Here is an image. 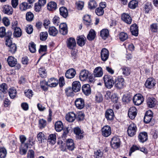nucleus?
<instances>
[{
	"mask_svg": "<svg viewBox=\"0 0 158 158\" xmlns=\"http://www.w3.org/2000/svg\"><path fill=\"white\" fill-rule=\"evenodd\" d=\"M131 31L132 34L135 36H137L138 33V27L136 24L131 25L130 27Z\"/></svg>",
	"mask_w": 158,
	"mask_h": 158,
	"instance_id": "c85d7f7f",
	"label": "nucleus"
},
{
	"mask_svg": "<svg viewBox=\"0 0 158 158\" xmlns=\"http://www.w3.org/2000/svg\"><path fill=\"white\" fill-rule=\"evenodd\" d=\"M124 81L123 78L121 77H118L114 81V86L117 89H121L124 86Z\"/></svg>",
	"mask_w": 158,
	"mask_h": 158,
	"instance_id": "7ed1b4c3",
	"label": "nucleus"
},
{
	"mask_svg": "<svg viewBox=\"0 0 158 158\" xmlns=\"http://www.w3.org/2000/svg\"><path fill=\"white\" fill-rule=\"evenodd\" d=\"M95 36L96 33L95 31L93 29H91L87 36V38L89 40L91 41L95 39Z\"/></svg>",
	"mask_w": 158,
	"mask_h": 158,
	"instance_id": "e433bc0d",
	"label": "nucleus"
},
{
	"mask_svg": "<svg viewBox=\"0 0 158 158\" xmlns=\"http://www.w3.org/2000/svg\"><path fill=\"white\" fill-rule=\"evenodd\" d=\"M56 136L55 134L50 135L48 137V142L52 144H54L56 142Z\"/></svg>",
	"mask_w": 158,
	"mask_h": 158,
	"instance_id": "58836bf2",
	"label": "nucleus"
},
{
	"mask_svg": "<svg viewBox=\"0 0 158 158\" xmlns=\"http://www.w3.org/2000/svg\"><path fill=\"white\" fill-rule=\"evenodd\" d=\"M7 86L5 83H2L0 85V90L3 93L5 94L7 92Z\"/></svg>",
	"mask_w": 158,
	"mask_h": 158,
	"instance_id": "603ef678",
	"label": "nucleus"
},
{
	"mask_svg": "<svg viewBox=\"0 0 158 158\" xmlns=\"http://www.w3.org/2000/svg\"><path fill=\"white\" fill-rule=\"evenodd\" d=\"M7 60L9 65L12 67L15 66L17 62V59L12 56H9Z\"/></svg>",
	"mask_w": 158,
	"mask_h": 158,
	"instance_id": "a878e982",
	"label": "nucleus"
},
{
	"mask_svg": "<svg viewBox=\"0 0 158 158\" xmlns=\"http://www.w3.org/2000/svg\"><path fill=\"white\" fill-rule=\"evenodd\" d=\"M152 9V6L149 3H147L144 6V10L145 13H148L150 10Z\"/></svg>",
	"mask_w": 158,
	"mask_h": 158,
	"instance_id": "6e6d98bb",
	"label": "nucleus"
},
{
	"mask_svg": "<svg viewBox=\"0 0 158 158\" xmlns=\"http://www.w3.org/2000/svg\"><path fill=\"white\" fill-rule=\"evenodd\" d=\"M65 94L67 96H73L74 95L73 89L70 87L67 88L65 90Z\"/></svg>",
	"mask_w": 158,
	"mask_h": 158,
	"instance_id": "49530a36",
	"label": "nucleus"
},
{
	"mask_svg": "<svg viewBox=\"0 0 158 158\" xmlns=\"http://www.w3.org/2000/svg\"><path fill=\"white\" fill-rule=\"evenodd\" d=\"M76 72L73 69H71L68 70L66 72L65 76L67 78L71 79L74 77Z\"/></svg>",
	"mask_w": 158,
	"mask_h": 158,
	"instance_id": "4be33fe9",
	"label": "nucleus"
},
{
	"mask_svg": "<svg viewBox=\"0 0 158 158\" xmlns=\"http://www.w3.org/2000/svg\"><path fill=\"white\" fill-rule=\"evenodd\" d=\"M25 96L29 98H31L33 95V92L32 90L28 89L27 91H25Z\"/></svg>",
	"mask_w": 158,
	"mask_h": 158,
	"instance_id": "338daca9",
	"label": "nucleus"
},
{
	"mask_svg": "<svg viewBox=\"0 0 158 158\" xmlns=\"http://www.w3.org/2000/svg\"><path fill=\"white\" fill-rule=\"evenodd\" d=\"M103 155V152L100 150H98L94 152V158H101Z\"/></svg>",
	"mask_w": 158,
	"mask_h": 158,
	"instance_id": "864d4df0",
	"label": "nucleus"
},
{
	"mask_svg": "<svg viewBox=\"0 0 158 158\" xmlns=\"http://www.w3.org/2000/svg\"><path fill=\"white\" fill-rule=\"evenodd\" d=\"M14 30V36L16 37H19L22 35V31L19 27L15 28Z\"/></svg>",
	"mask_w": 158,
	"mask_h": 158,
	"instance_id": "c03bdc74",
	"label": "nucleus"
},
{
	"mask_svg": "<svg viewBox=\"0 0 158 158\" xmlns=\"http://www.w3.org/2000/svg\"><path fill=\"white\" fill-rule=\"evenodd\" d=\"M119 38L121 41H124L128 38V35L126 33L121 32L119 35Z\"/></svg>",
	"mask_w": 158,
	"mask_h": 158,
	"instance_id": "09e8293b",
	"label": "nucleus"
},
{
	"mask_svg": "<svg viewBox=\"0 0 158 158\" xmlns=\"http://www.w3.org/2000/svg\"><path fill=\"white\" fill-rule=\"evenodd\" d=\"M7 154L6 149L4 148H0V157L4 158Z\"/></svg>",
	"mask_w": 158,
	"mask_h": 158,
	"instance_id": "4d7b16f0",
	"label": "nucleus"
},
{
	"mask_svg": "<svg viewBox=\"0 0 158 158\" xmlns=\"http://www.w3.org/2000/svg\"><path fill=\"white\" fill-rule=\"evenodd\" d=\"M83 20L84 24L87 27L89 26L92 24L90 16L89 15H85L84 16Z\"/></svg>",
	"mask_w": 158,
	"mask_h": 158,
	"instance_id": "cd10ccee",
	"label": "nucleus"
},
{
	"mask_svg": "<svg viewBox=\"0 0 158 158\" xmlns=\"http://www.w3.org/2000/svg\"><path fill=\"white\" fill-rule=\"evenodd\" d=\"M9 95L11 98H14L16 97L17 94V91L14 88H10L8 90Z\"/></svg>",
	"mask_w": 158,
	"mask_h": 158,
	"instance_id": "ea45409f",
	"label": "nucleus"
},
{
	"mask_svg": "<svg viewBox=\"0 0 158 158\" xmlns=\"http://www.w3.org/2000/svg\"><path fill=\"white\" fill-rule=\"evenodd\" d=\"M103 79L106 88L110 89L113 87L114 81L111 76L107 75H105L103 77Z\"/></svg>",
	"mask_w": 158,
	"mask_h": 158,
	"instance_id": "f257e3e1",
	"label": "nucleus"
},
{
	"mask_svg": "<svg viewBox=\"0 0 158 158\" xmlns=\"http://www.w3.org/2000/svg\"><path fill=\"white\" fill-rule=\"evenodd\" d=\"M26 16L27 20L30 22L33 20L34 15L33 13L30 11H29L26 13Z\"/></svg>",
	"mask_w": 158,
	"mask_h": 158,
	"instance_id": "3c124183",
	"label": "nucleus"
},
{
	"mask_svg": "<svg viewBox=\"0 0 158 158\" xmlns=\"http://www.w3.org/2000/svg\"><path fill=\"white\" fill-rule=\"evenodd\" d=\"M147 103L148 107L152 108L155 106L156 101L153 98H148L147 100Z\"/></svg>",
	"mask_w": 158,
	"mask_h": 158,
	"instance_id": "a211bd4d",
	"label": "nucleus"
},
{
	"mask_svg": "<svg viewBox=\"0 0 158 158\" xmlns=\"http://www.w3.org/2000/svg\"><path fill=\"white\" fill-rule=\"evenodd\" d=\"M60 15L64 18H66L68 15V10L65 7H62L60 8Z\"/></svg>",
	"mask_w": 158,
	"mask_h": 158,
	"instance_id": "2f4dec72",
	"label": "nucleus"
},
{
	"mask_svg": "<svg viewBox=\"0 0 158 158\" xmlns=\"http://www.w3.org/2000/svg\"><path fill=\"white\" fill-rule=\"evenodd\" d=\"M137 114V109L135 107H130L128 112V116L131 119H134Z\"/></svg>",
	"mask_w": 158,
	"mask_h": 158,
	"instance_id": "9b49d317",
	"label": "nucleus"
},
{
	"mask_svg": "<svg viewBox=\"0 0 158 158\" xmlns=\"http://www.w3.org/2000/svg\"><path fill=\"white\" fill-rule=\"evenodd\" d=\"M102 135L105 137H108L111 133V129L109 126H104L102 129Z\"/></svg>",
	"mask_w": 158,
	"mask_h": 158,
	"instance_id": "f8f14e48",
	"label": "nucleus"
},
{
	"mask_svg": "<svg viewBox=\"0 0 158 158\" xmlns=\"http://www.w3.org/2000/svg\"><path fill=\"white\" fill-rule=\"evenodd\" d=\"M83 93L86 96H88L91 93V89L90 85L88 84L84 85L82 87Z\"/></svg>",
	"mask_w": 158,
	"mask_h": 158,
	"instance_id": "dca6fc26",
	"label": "nucleus"
},
{
	"mask_svg": "<svg viewBox=\"0 0 158 158\" xmlns=\"http://www.w3.org/2000/svg\"><path fill=\"white\" fill-rule=\"evenodd\" d=\"M31 140L30 139L28 142H27L24 144H22L21 147L20 148L19 151L20 154L21 155H25L27 153V149L29 148V145H31Z\"/></svg>",
	"mask_w": 158,
	"mask_h": 158,
	"instance_id": "6e6552de",
	"label": "nucleus"
},
{
	"mask_svg": "<svg viewBox=\"0 0 158 158\" xmlns=\"http://www.w3.org/2000/svg\"><path fill=\"white\" fill-rule=\"evenodd\" d=\"M94 75L96 77H102L103 74V72L102 68L100 67H96L94 71Z\"/></svg>",
	"mask_w": 158,
	"mask_h": 158,
	"instance_id": "393cba45",
	"label": "nucleus"
},
{
	"mask_svg": "<svg viewBox=\"0 0 158 158\" xmlns=\"http://www.w3.org/2000/svg\"><path fill=\"white\" fill-rule=\"evenodd\" d=\"M75 4L78 10H81L84 7V2L83 1H78L76 2Z\"/></svg>",
	"mask_w": 158,
	"mask_h": 158,
	"instance_id": "13d9d810",
	"label": "nucleus"
},
{
	"mask_svg": "<svg viewBox=\"0 0 158 158\" xmlns=\"http://www.w3.org/2000/svg\"><path fill=\"white\" fill-rule=\"evenodd\" d=\"M39 73L40 76L42 78L46 77L47 74L45 72V69L43 68H40L39 69Z\"/></svg>",
	"mask_w": 158,
	"mask_h": 158,
	"instance_id": "5fc2aeb1",
	"label": "nucleus"
},
{
	"mask_svg": "<svg viewBox=\"0 0 158 158\" xmlns=\"http://www.w3.org/2000/svg\"><path fill=\"white\" fill-rule=\"evenodd\" d=\"M48 31L49 35L53 36H56L58 33V30L53 26L49 27Z\"/></svg>",
	"mask_w": 158,
	"mask_h": 158,
	"instance_id": "c756f323",
	"label": "nucleus"
},
{
	"mask_svg": "<svg viewBox=\"0 0 158 158\" xmlns=\"http://www.w3.org/2000/svg\"><path fill=\"white\" fill-rule=\"evenodd\" d=\"M67 46L69 48L73 49L75 47L76 42L75 39L72 37L68 39L67 41Z\"/></svg>",
	"mask_w": 158,
	"mask_h": 158,
	"instance_id": "9d476101",
	"label": "nucleus"
},
{
	"mask_svg": "<svg viewBox=\"0 0 158 158\" xmlns=\"http://www.w3.org/2000/svg\"><path fill=\"white\" fill-rule=\"evenodd\" d=\"M153 113L151 110L147 111L144 118V121L145 123H148L151 120L152 118Z\"/></svg>",
	"mask_w": 158,
	"mask_h": 158,
	"instance_id": "ddd939ff",
	"label": "nucleus"
},
{
	"mask_svg": "<svg viewBox=\"0 0 158 158\" xmlns=\"http://www.w3.org/2000/svg\"><path fill=\"white\" fill-rule=\"evenodd\" d=\"M137 130L136 125L134 123L130 124L128 127L127 133L129 136L132 137L135 135Z\"/></svg>",
	"mask_w": 158,
	"mask_h": 158,
	"instance_id": "20e7f679",
	"label": "nucleus"
},
{
	"mask_svg": "<svg viewBox=\"0 0 158 158\" xmlns=\"http://www.w3.org/2000/svg\"><path fill=\"white\" fill-rule=\"evenodd\" d=\"M121 19L127 24H130L131 23L132 19L128 14L125 13L121 15Z\"/></svg>",
	"mask_w": 158,
	"mask_h": 158,
	"instance_id": "f3484780",
	"label": "nucleus"
},
{
	"mask_svg": "<svg viewBox=\"0 0 158 158\" xmlns=\"http://www.w3.org/2000/svg\"><path fill=\"white\" fill-rule=\"evenodd\" d=\"M30 6L27 2H23L19 5V9L22 11H25L30 8Z\"/></svg>",
	"mask_w": 158,
	"mask_h": 158,
	"instance_id": "a19ab883",
	"label": "nucleus"
},
{
	"mask_svg": "<svg viewBox=\"0 0 158 158\" xmlns=\"http://www.w3.org/2000/svg\"><path fill=\"white\" fill-rule=\"evenodd\" d=\"M128 6L130 9H134L138 6V2L136 0H132L129 3Z\"/></svg>",
	"mask_w": 158,
	"mask_h": 158,
	"instance_id": "37998d69",
	"label": "nucleus"
},
{
	"mask_svg": "<svg viewBox=\"0 0 158 158\" xmlns=\"http://www.w3.org/2000/svg\"><path fill=\"white\" fill-rule=\"evenodd\" d=\"M35 44L33 42H31L29 44V48L30 51L32 53H35V52L36 47Z\"/></svg>",
	"mask_w": 158,
	"mask_h": 158,
	"instance_id": "8fccbe9b",
	"label": "nucleus"
},
{
	"mask_svg": "<svg viewBox=\"0 0 158 158\" xmlns=\"http://www.w3.org/2000/svg\"><path fill=\"white\" fill-rule=\"evenodd\" d=\"M144 100V99L143 96L139 94H135L133 98L134 103L137 106H139L142 104Z\"/></svg>",
	"mask_w": 158,
	"mask_h": 158,
	"instance_id": "f03ea898",
	"label": "nucleus"
},
{
	"mask_svg": "<svg viewBox=\"0 0 158 158\" xmlns=\"http://www.w3.org/2000/svg\"><path fill=\"white\" fill-rule=\"evenodd\" d=\"M48 36V33L47 32H42L40 34V39L42 41L45 40Z\"/></svg>",
	"mask_w": 158,
	"mask_h": 158,
	"instance_id": "052dcab7",
	"label": "nucleus"
},
{
	"mask_svg": "<svg viewBox=\"0 0 158 158\" xmlns=\"http://www.w3.org/2000/svg\"><path fill=\"white\" fill-rule=\"evenodd\" d=\"M6 29L4 27H0V37L2 38L4 37L6 35Z\"/></svg>",
	"mask_w": 158,
	"mask_h": 158,
	"instance_id": "69168bd1",
	"label": "nucleus"
},
{
	"mask_svg": "<svg viewBox=\"0 0 158 158\" xmlns=\"http://www.w3.org/2000/svg\"><path fill=\"white\" fill-rule=\"evenodd\" d=\"M67 148L69 150L72 151L74 148V145L73 140L72 139H68L66 142Z\"/></svg>",
	"mask_w": 158,
	"mask_h": 158,
	"instance_id": "72a5a7b5",
	"label": "nucleus"
},
{
	"mask_svg": "<svg viewBox=\"0 0 158 158\" xmlns=\"http://www.w3.org/2000/svg\"><path fill=\"white\" fill-rule=\"evenodd\" d=\"M60 32L63 35H65L67 33L68 29L66 24L65 23H61L59 26Z\"/></svg>",
	"mask_w": 158,
	"mask_h": 158,
	"instance_id": "b1692460",
	"label": "nucleus"
},
{
	"mask_svg": "<svg viewBox=\"0 0 158 158\" xmlns=\"http://www.w3.org/2000/svg\"><path fill=\"white\" fill-rule=\"evenodd\" d=\"M75 104L76 107L79 109H81L85 106L84 100L81 98H77L75 101Z\"/></svg>",
	"mask_w": 158,
	"mask_h": 158,
	"instance_id": "0eeeda50",
	"label": "nucleus"
},
{
	"mask_svg": "<svg viewBox=\"0 0 158 158\" xmlns=\"http://www.w3.org/2000/svg\"><path fill=\"white\" fill-rule=\"evenodd\" d=\"M95 13L98 15L100 16L103 14L104 10L102 8L99 7L95 10Z\"/></svg>",
	"mask_w": 158,
	"mask_h": 158,
	"instance_id": "0e129e2a",
	"label": "nucleus"
},
{
	"mask_svg": "<svg viewBox=\"0 0 158 158\" xmlns=\"http://www.w3.org/2000/svg\"><path fill=\"white\" fill-rule=\"evenodd\" d=\"M91 75L90 73L87 70H83L81 71L79 77L82 81L86 80Z\"/></svg>",
	"mask_w": 158,
	"mask_h": 158,
	"instance_id": "39448f33",
	"label": "nucleus"
},
{
	"mask_svg": "<svg viewBox=\"0 0 158 158\" xmlns=\"http://www.w3.org/2000/svg\"><path fill=\"white\" fill-rule=\"evenodd\" d=\"M120 69L122 71V74L125 76L129 75L131 73V69L128 67L125 66H123Z\"/></svg>",
	"mask_w": 158,
	"mask_h": 158,
	"instance_id": "7c9ffc66",
	"label": "nucleus"
},
{
	"mask_svg": "<svg viewBox=\"0 0 158 158\" xmlns=\"http://www.w3.org/2000/svg\"><path fill=\"white\" fill-rule=\"evenodd\" d=\"M37 138L40 143H42L46 139V137L45 135L42 132H40L37 135Z\"/></svg>",
	"mask_w": 158,
	"mask_h": 158,
	"instance_id": "a18cd8bd",
	"label": "nucleus"
},
{
	"mask_svg": "<svg viewBox=\"0 0 158 158\" xmlns=\"http://www.w3.org/2000/svg\"><path fill=\"white\" fill-rule=\"evenodd\" d=\"M110 144L112 147L113 148L116 149L118 148L120 145L119 139L118 137H113L112 139Z\"/></svg>",
	"mask_w": 158,
	"mask_h": 158,
	"instance_id": "423d86ee",
	"label": "nucleus"
},
{
	"mask_svg": "<svg viewBox=\"0 0 158 158\" xmlns=\"http://www.w3.org/2000/svg\"><path fill=\"white\" fill-rule=\"evenodd\" d=\"M74 133L76 135L77 137L79 139H81L83 138V135L81 133L80 129L78 127H76L74 129Z\"/></svg>",
	"mask_w": 158,
	"mask_h": 158,
	"instance_id": "473e14b6",
	"label": "nucleus"
},
{
	"mask_svg": "<svg viewBox=\"0 0 158 158\" xmlns=\"http://www.w3.org/2000/svg\"><path fill=\"white\" fill-rule=\"evenodd\" d=\"M9 51L12 53H14L16 51L17 47L15 44H11L9 47Z\"/></svg>",
	"mask_w": 158,
	"mask_h": 158,
	"instance_id": "e2e57ef3",
	"label": "nucleus"
},
{
	"mask_svg": "<svg viewBox=\"0 0 158 158\" xmlns=\"http://www.w3.org/2000/svg\"><path fill=\"white\" fill-rule=\"evenodd\" d=\"M55 129L57 131L60 132L63 129V126L61 121H57L55 125Z\"/></svg>",
	"mask_w": 158,
	"mask_h": 158,
	"instance_id": "c9c22d12",
	"label": "nucleus"
},
{
	"mask_svg": "<svg viewBox=\"0 0 158 158\" xmlns=\"http://www.w3.org/2000/svg\"><path fill=\"white\" fill-rule=\"evenodd\" d=\"M81 85L80 82L77 81H74L72 84V88L74 92H77L80 90Z\"/></svg>",
	"mask_w": 158,
	"mask_h": 158,
	"instance_id": "bb28decb",
	"label": "nucleus"
},
{
	"mask_svg": "<svg viewBox=\"0 0 158 158\" xmlns=\"http://www.w3.org/2000/svg\"><path fill=\"white\" fill-rule=\"evenodd\" d=\"M97 6L96 2L94 0H90L88 3V7L90 9L95 8Z\"/></svg>",
	"mask_w": 158,
	"mask_h": 158,
	"instance_id": "de8ad7c7",
	"label": "nucleus"
},
{
	"mask_svg": "<svg viewBox=\"0 0 158 158\" xmlns=\"http://www.w3.org/2000/svg\"><path fill=\"white\" fill-rule=\"evenodd\" d=\"M56 4L55 2H51L48 4L47 8L49 10H55L56 9Z\"/></svg>",
	"mask_w": 158,
	"mask_h": 158,
	"instance_id": "4c0bfd02",
	"label": "nucleus"
},
{
	"mask_svg": "<svg viewBox=\"0 0 158 158\" xmlns=\"http://www.w3.org/2000/svg\"><path fill=\"white\" fill-rule=\"evenodd\" d=\"M109 32L108 30L103 29L100 31V36L101 37L105 40L108 36Z\"/></svg>",
	"mask_w": 158,
	"mask_h": 158,
	"instance_id": "79ce46f5",
	"label": "nucleus"
},
{
	"mask_svg": "<svg viewBox=\"0 0 158 158\" xmlns=\"http://www.w3.org/2000/svg\"><path fill=\"white\" fill-rule=\"evenodd\" d=\"M109 52L105 48H103L101 52V56L102 60L105 61L108 58Z\"/></svg>",
	"mask_w": 158,
	"mask_h": 158,
	"instance_id": "4468645a",
	"label": "nucleus"
},
{
	"mask_svg": "<svg viewBox=\"0 0 158 158\" xmlns=\"http://www.w3.org/2000/svg\"><path fill=\"white\" fill-rule=\"evenodd\" d=\"M48 83H50L51 84H48V86L51 87H55L57 85L59 82L57 79L52 78L48 80Z\"/></svg>",
	"mask_w": 158,
	"mask_h": 158,
	"instance_id": "f704fd0d",
	"label": "nucleus"
},
{
	"mask_svg": "<svg viewBox=\"0 0 158 158\" xmlns=\"http://www.w3.org/2000/svg\"><path fill=\"white\" fill-rule=\"evenodd\" d=\"M86 40V37L83 35H81L77 37V43L79 46L82 47L84 46Z\"/></svg>",
	"mask_w": 158,
	"mask_h": 158,
	"instance_id": "412c9836",
	"label": "nucleus"
},
{
	"mask_svg": "<svg viewBox=\"0 0 158 158\" xmlns=\"http://www.w3.org/2000/svg\"><path fill=\"white\" fill-rule=\"evenodd\" d=\"M156 84V81L154 78H149L147 80L145 83V85L148 88L152 89L154 87Z\"/></svg>",
	"mask_w": 158,
	"mask_h": 158,
	"instance_id": "1a4fd4ad",
	"label": "nucleus"
},
{
	"mask_svg": "<svg viewBox=\"0 0 158 158\" xmlns=\"http://www.w3.org/2000/svg\"><path fill=\"white\" fill-rule=\"evenodd\" d=\"M35 155L34 151L32 150L28 151L27 155V158H34Z\"/></svg>",
	"mask_w": 158,
	"mask_h": 158,
	"instance_id": "774afa93",
	"label": "nucleus"
},
{
	"mask_svg": "<svg viewBox=\"0 0 158 158\" xmlns=\"http://www.w3.org/2000/svg\"><path fill=\"white\" fill-rule=\"evenodd\" d=\"M76 118V115L73 112H70L67 114L65 116V118L67 121L69 122H73Z\"/></svg>",
	"mask_w": 158,
	"mask_h": 158,
	"instance_id": "6ab92c4d",
	"label": "nucleus"
},
{
	"mask_svg": "<svg viewBox=\"0 0 158 158\" xmlns=\"http://www.w3.org/2000/svg\"><path fill=\"white\" fill-rule=\"evenodd\" d=\"M3 12L8 15H12L13 13V9L12 7L9 5H4L2 8Z\"/></svg>",
	"mask_w": 158,
	"mask_h": 158,
	"instance_id": "aec40b11",
	"label": "nucleus"
},
{
	"mask_svg": "<svg viewBox=\"0 0 158 158\" xmlns=\"http://www.w3.org/2000/svg\"><path fill=\"white\" fill-rule=\"evenodd\" d=\"M139 141L142 143H143L147 141L148 139V134L145 132H140L138 136Z\"/></svg>",
	"mask_w": 158,
	"mask_h": 158,
	"instance_id": "5701e85b",
	"label": "nucleus"
},
{
	"mask_svg": "<svg viewBox=\"0 0 158 158\" xmlns=\"http://www.w3.org/2000/svg\"><path fill=\"white\" fill-rule=\"evenodd\" d=\"M46 120L43 119H41L39 121V125L40 128H43L46 126Z\"/></svg>",
	"mask_w": 158,
	"mask_h": 158,
	"instance_id": "680f3d73",
	"label": "nucleus"
},
{
	"mask_svg": "<svg viewBox=\"0 0 158 158\" xmlns=\"http://www.w3.org/2000/svg\"><path fill=\"white\" fill-rule=\"evenodd\" d=\"M76 115V118L79 121L83 120L84 118V114L81 112H80L78 113Z\"/></svg>",
	"mask_w": 158,
	"mask_h": 158,
	"instance_id": "bf43d9fd",
	"label": "nucleus"
},
{
	"mask_svg": "<svg viewBox=\"0 0 158 158\" xmlns=\"http://www.w3.org/2000/svg\"><path fill=\"white\" fill-rule=\"evenodd\" d=\"M105 116L108 120H112L114 119V114L112 110H107L105 113Z\"/></svg>",
	"mask_w": 158,
	"mask_h": 158,
	"instance_id": "2eb2a0df",
	"label": "nucleus"
}]
</instances>
